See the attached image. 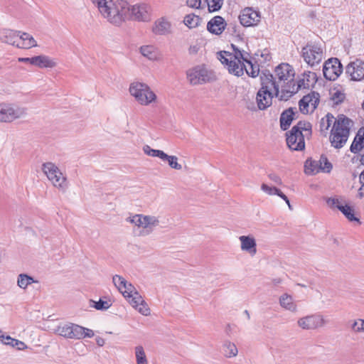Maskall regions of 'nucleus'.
<instances>
[{
  "label": "nucleus",
  "instance_id": "59",
  "mask_svg": "<svg viewBox=\"0 0 364 364\" xmlns=\"http://www.w3.org/2000/svg\"><path fill=\"white\" fill-rule=\"evenodd\" d=\"M261 189L266 193L272 196L277 194V192H278L279 188L276 187H270L265 183H262L261 186Z\"/></svg>",
  "mask_w": 364,
  "mask_h": 364
},
{
  "label": "nucleus",
  "instance_id": "29",
  "mask_svg": "<svg viewBox=\"0 0 364 364\" xmlns=\"http://www.w3.org/2000/svg\"><path fill=\"white\" fill-rule=\"evenodd\" d=\"M279 303L283 308L287 310L293 312L296 310V305L293 302V298L287 294H284L280 296Z\"/></svg>",
  "mask_w": 364,
  "mask_h": 364
},
{
  "label": "nucleus",
  "instance_id": "51",
  "mask_svg": "<svg viewBox=\"0 0 364 364\" xmlns=\"http://www.w3.org/2000/svg\"><path fill=\"white\" fill-rule=\"evenodd\" d=\"M141 53L149 58V60H153L155 58V54L154 52V47L151 46H144L140 48Z\"/></svg>",
  "mask_w": 364,
  "mask_h": 364
},
{
  "label": "nucleus",
  "instance_id": "40",
  "mask_svg": "<svg viewBox=\"0 0 364 364\" xmlns=\"http://www.w3.org/2000/svg\"><path fill=\"white\" fill-rule=\"evenodd\" d=\"M90 302L92 303V304H90L91 307H93L97 310L100 311L107 310L112 306V303L110 302V301H105L102 300V299H100L98 301H95L91 299Z\"/></svg>",
  "mask_w": 364,
  "mask_h": 364
},
{
  "label": "nucleus",
  "instance_id": "13",
  "mask_svg": "<svg viewBox=\"0 0 364 364\" xmlns=\"http://www.w3.org/2000/svg\"><path fill=\"white\" fill-rule=\"evenodd\" d=\"M346 73L350 76L351 80H362L364 79V62L358 59L350 62L346 68Z\"/></svg>",
  "mask_w": 364,
  "mask_h": 364
},
{
  "label": "nucleus",
  "instance_id": "23",
  "mask_svg": "<svg viewBox=\"0 0 364 364\" xmlns=\"http://www.w3.org/2000/svg\"><path fill=\"white\" fill-rule=\"evenodd\" d=\"M245 61L240 59L230 60L229 66L228 70L230 74H233L235 76L240 77L244 74L245 68Z\"/></svg>",
  "mask_w": 364,
  "mask_h": 364
},
{
  "label": "nucleus",
  "instance_id": "6",
  "mask_svg": "<svg viewBox=\"0 0 364 364\" xmlns=\"http://www.w3.org/2000/svg\"><path fill=\"white\" fill-rule=\"evenodd\" d=\"M323 49L318 44L309 42L301 49V56L304 61L313 67L318 65L323 59Z\"/></svg>",
  "mask_w": 364,
  "mask_h": 364
},
{
  "label": "nucleus",
  "instance_id": "18",
  "mask_svg": "<svg viewBox=\"0 0 364 364\" xmlns=\"http://www.w3.org/2000/svg\"><path fill=\"white\" fill-rule=\"evenodd\" d=\"M275 75L278 79V82L281 84L282 82L288 80L291 77H294V70L293 68L288 63H282L276 67Z\"/></svg>",
  "mask_w": 364,
  "mask_h": 364
},
{
  "label": "nucleus",
  "instance_id": "1",
  "mask_svg": "<svg viewBox=\"0 0 364 364\" xmlns=\"http://www.w3.org/2000/svg\"><path fill=\"white\" fill-rule=\"evenodd\" d=\"M93 4H97L101 14L108 21L114 25H119L124 16L129 12L128 3L124 0H92Z\"/></svg>",
  "mask_w": 364,
  "mask_h": 364
},
{
  "label": "nucleus",
  "instance_id": "20",
  "mask_svg": "<svg viewBox=\"0 0 364 364\" xmlns=\"http://www.w3.org/2000/svg\"><path fill=\"white\" fill-rule=\"evenodd\" d=\"M129 301L142 315L147 316L150 314V309L138 292H135V295Z\"/></svg>",
  "mask_w": 364,
  "mask_h": 364
},
{
  "label": "nucleus",
  "instance_id": "50",
  "mask_svg": "<svg viewBox=\"0 0 364 364\" xmlns=\"http://www.w3.org/2000/svg\"><path fill=\"white\" fill-rule=\"evenodd\" d=\"M210 12L217 11L220 9L223 0H206Z\"/></svg>",
  "mask_w": 364,
  "mask_h": 364
},
{
  "label": "nucleus",
  "instance_id": "56",
  "mask_svg": "<svg viewBox=\"0 0 364 364\" xmlns=\"http://www.w3.org/2000/svg\"><path fill=\"white\" fill-rule=\"evenodd\" d=\"M351 329L356 333L364 332V319L354 321L351 325Z\"/></svg>",
  "mask_w": 364,
  "mask_h": 364
},
{
  "label": "nucleus",
  "instance_id": "4",
  "mask_svg": "<svg viewBox=\"0 0 364 364\" xmlns=\"http://www.w3.org/2000/svg\"><path fill=\"white\" fill-rule=\"evenodd\" d=\"M42 170L46 175L48 179L52 184L63 191H65L68 187L67 179L59 168L52 162H46L43 164Z\"/></svg>",
  "mask_w": 364,
  "mask_h": 364
},
{
  "label": "nucleus",
  "instance_id": "35",
  "mask_svg": "<svg viewBox=\"0 0 364 364\" xmlns=\"http://www.w3.org/2000/svg\"><path fill=\"white\" fill-rule=\"evenodd\" d=\"M333 119H336L333 115L328 113L324 117L321 118L320 121V130L321 132H326L331 127Z\"/></svg>",
  "mask_w": 364,
  "mask_h": 364
},
{
  "label": "nucleus",
  "instance_id": "64",
  "mask_svg": "<svg viewBox=\"0 0 364 364\" xmlns=\"http://www.w3.org/2000/svg\"><path fill=\"white\" fill-rule=\"evenodd\" d=\"M305 81H306V80L304 78V79L299 80L297 82V83L296 84V87L294 89L296 92H297L301 87H307L306 83H305Z\"/></svg>",
  "mask_w": 364,
  "mask_h": 364
},
{
  "label": "nucleus",
  "instance_id": "32",
  "mask_svg": "<svg viewBox=\"0 0 364 364\" xmlns=\"http://www.w3.org/2000/svg\"><path fill=\"white\" fill-rule=\"evenodd\" d=\"M223 348L224 355L227 358L235 357L237 355L238 350L236 346L229 341L224 342Z\"/></svg>",
  "mask_w": 364,
  "mask_h": 364
},
{
  "label": "nucleus",
  "instance_id": "2",
  "mask_svg": "<svg viewBox=\"0 0 364 364\" xmlns=\"http://www.w3.org/2000/svg\"><path fill=\"white\" fill-rule=\"evenodd\" d=\"M351 120L344 114H339L334 120L331 132L330 141L336 149H341L346 143L350 134Z\"/></svg>",
  "mask_w": 364,
  "mask_h": 364
},
{
  "label": "nucleus",
  "instance_id": "53",
  "mask_svg": "<svg viewBox=\"0 0 364 364\" xmlns=\"http://www.w3.org/2000/svg\"><path fill=\"white\" fill-rule=\"evenodd\" d=\"M219 60L222 63V64L225 65L227 68L229 66L230 60H232V53L228 51H220L218 53Z\"/></svg>",
  "mask_w": 364,
  "mask_h": 364
},
{
  "label": "nucleus",
  "instance_id": "38",
  "mask_svg": "<svg viewBox=\"0 0 364 364\" xmlns=\"http://www.w3.org/2000/svg\"><path fill=\"white\" fill-rule=\"evenodd\" d=\"M144 152L150 156L158 157L162 160L163 157H165L166 153H164L161 150L154 149L151 148L149 145H144L143 146Z\"/></svg>",
  "mask_w": 364,
  "mask_h": 364
},
{
  "label": "nucleus",
  "instance_id": "12",
  "mask_svg": "<svg viewBox=\"0 0 364 364\" xmlns=\"http://www.w3.org/2000/svg\"><path fill=\"white\" fill-rule=\"evenodd\" d=\"M326 203L331 208H337L339 210L349 221H356L359 224L361 223L359 219L355 216L353 207L348 205H343L340 202L338 198H328L326 200Z\"/></svg>",
  "mask_w": 364,
  "mask_h": 364
},
{
  "label": "nucleus",
  "instance_id": "54",
  "mask_svg": "<svg viewBox=\"0 0 364 364\" xmlns=\"http://www.w3.org/2000/svg\"><path fill=\"white\" fill-rule=\"evenodd\" d=\"M309 98H310L309 96H304L299 102V109L304 114L309 112L308 107L310 105Z\"/></svg>",
  "mask_w": 364,
  "mask_h": 364
},
{
  "label": "nucleus",
  "instance_id": "9",
  "mask_svg": "<svg viewBox=\"0 0 364 364\" xmlns=\"http://www.w3.org/2000/svg\"><path fill=\"white\" fill-rule=\"evenodd\" d=\"M55 332L66 338L81 339L82 326L72 323H64L59 325Z\"/></svg>",
  "mask_w": 364,
  "mask_h": 364
},
{
  "label": "nucleus",
  "instance_id": "58",
  "mask_svg": "<svg viewBox=\"0 0 364 364\" xmlns=\"http://www.w3.org/2000/svg\"><path fill=\"white\" fill-rule=\"evenodd\" d=\"M305 80L307 82L306 86L309 87L310 83H315L316 82V74L315 73H312L309 71L308 73H304Z\"/></svg>",
  "mask_w": 364,
  "mask_h": 364
},
{
  "label": "nucleus",
  "instance_id": "27",
  "mask_svg": "<svg viewBox=\"0 0 364 364\" xmlns=\"http://www.w3.org/2000/svg\"><path fill=\"white\" fill-rule=\"evenodd\" d=\"M311 124L307 121H299L291 128V129H293V132H297L299 134H304L303 132H305L306 134L304 135L306 136L311 135Z\"/></svg>",
  "mask_w": 364,
  "mask_h": 364
},
{
  "label": "nucleus",
  "instance_id": "55",
  "mask_svg": "<svg viewBox=\"0 0 364 364\" xmlns=\"http://www.w3.org/2000/svg\"><path fill=\"white\" fill-rule=\"evenodd\" d=\"M276 79L269 70H264L260 75L261 85H266L268 81Z\"/></svg>",
  "mask_w": 364,
  "mask_h": 364
},
{
  "label": "nucleus",
  "instance_id": "62",
  "mask_svg": "<svg viewBox=\"0 0 364 364\" xmlns=\"http://www.w3.org/2000/svg\"><path fill=\"white\" fill-rule=\"evenodd\" d=\"M82 338L87 337L92 338L94 336V332L92 330L82 327Z\"/></svg>",
  "mask_w": 364,
  "mask_h": 364
},
{
  "label": "nucleus",
  "instance_id": "5",
  "mask_svg": "<svg viewBox=\"0 0 364 364\" xmlns=\"http://www.w3.org/2000/svg\"><path fill=\"white\" fill-rule=\"evenodd\" d=\"M187 78L193 85L205 84L215 80V76L213 72L206 69L204 66H196L187 71Z\"/></svg>",
  "mask_w": 364,
  "mask_h": 364
},
{
  "label": "nucleus",
  "instance_id": "52",
  "mask_svg": "<svg viewBox=\"0 0 364 364\" xmlns=\"http://www.w3.org/2000/svg\"><path fill=\"white\" fill-rule=\"evenodd\" d=\"M219 60L222 63V64L225 65L227 68L229 66L230 60H232V53L228 51H220L218 53Z\"/></svg>",
  "mask_w": 364,
  "mask_h": 364
},
{
  "label": "nucleus",
  "instance_id": "34",
  "mask_svg": "<svg viewBox=\"0 0 364 364\" xmlns=\"http://www.w3.org/2000/svg\"><path fill=\"white\" fill-rule=\"evenodd\" d=\"M201 21V18L198 16L191 14L185 16L183 22L189 28H194L200 25Z\"/></svg>",
  "mask_w": 364,
  "mask_h": 364
},
{
  "label": "nucleus",
  "instance_id": "33",
  "mask_svg": "<svg viewBox=\"0 0 364 364\" xmlns=\"http://www.w3.org/2000/svg\"><path fill=\"white\" fill-rule=\"evenodd\" d=\"M21 33V31H14L12 30H8L5 32L4 36V41L6 43L16 46L17 47V44L19 43L18 34Z\"/></svg>",
  "mask_w": 364,
  "mask_h": 364
},
{
  "label": "nucleus",
  "instance_id": "8",
  "mask_svg": "<svg viewBox=\"0 0 364 364\" xmlns=\"http://www.w3.org/2000/svg\"><path fill=\"white\" fill-rule=\"evenodd\" d=\"M342 71L343 65L336 58H329L323 66V76L326 80L331 81L336 80L342 73Z\"/></svg>",
  "mask_w": 364,
  "mask_h": 364
},
{
  "label": "nucleus",
  "instance_id": "17",
  "mask_svg": "<svg viewBox=\"0 0 364 364\" xmlns=\"http://www.w3.org/2000/svg\"><path fill=\"white\" fill-rule=\"evenodd\" d=\"M129 12L127 14V16H124L122 21L125 19L134 17L135 19L138 21H146L148 18L147 14V6L146 4L141 5H134L132 7L128 4Z\"/></svg>",
  "mask_w": 364,
  "mask_h": 364
},
{
  "label": "nucleus",
  "instance_id": "49",
  "mask_svg": "<svg viewBox=\"0 0 364 364\" xmlns=\"http://www.w3.org/2000/svg\"><path fill=\"white\" fill-rule=\"evenodd\" d=\"M120 292L124 297H127L129 299V300H131L136 291H135L134 286L132 284L127 282L126 287H123V289Z\"/></svg>",
  "mask_w": 364,
  "mask_h": 364
},
{
  "label": "nucleus",
  "instance_id": "16",
  "mask_svg": "<svg viewBox=\"0 0 364 364\" xmlns=\"http://www.w3.org/2000/svg\"><path fill=\"white\" fill-rule=\"evenodd\" d=\"M227 23L220 16L211 18L207 23V30L213 34L220 35L225 29Z\"/></svg>",
  "mask_w": 364,
  "mask_h": 364
},
{
  "label": "nucleus",
  "instance_id": "28",
  "mask_svg": "<svg viewBox=\"0 0 364 364\" xmlns=\"http://www.w3.org/2000/svg\"><path fill=\"white\" fill-rule=\"evenodd\" d=\"M304 171L307 175H314L321 171L319 161L307 159L304 164Z\"/></svg>",
  "mask_w": 364,
  "mask_h": 364
},
{
  "label": "nucleus",
  "instance_id": "3",
  "mask_svg": "<svg viewBox=\"0 0 364 364\" xmlns=\"http://www.w3.org/2000/svg\"><path fill=\"white\" fill-rule=\"evenodd\" d=\"M130 94L141 105H148L155 101L156 95L145 83L136 82L130 85Z\"/></svg>",
  "mask_w": 364,
  "mask_h": 364
},
{
  "label": "nucleus",
  "instance_id": "43",
  "mask_svg": "<svg viewBox=\"0 0 364 364\" xmlns=\"http://www.w3.org/2000/svg\"><path fill=\"white\" fill-rule=\"evenodd\" d=\"M280 83L276 80H273L272 81H268L266 85H263L261 88H266L269 92H272L273 90L274 91V95L276 97L279 96V89L280 87Z\"/></svg>",
  "mask_w": 364,
  "mask_h": 364
},
{
  "label": "nucleus",
  "instance_id": "57",
  "mask_svg": "<svg viewBox=\"0 0 364 364\" xmlns=\"http://www.w3.org/2000/svg\"><path fill=\"white\" fill-rule=\"evenodd\" d=\"M231 47L234 53H232V58L242 60L247 58L243 54V50H240L235 45L231 44Z\"/></svg>",
  "mask_w": 364,
  "mask_h": 364
},
{
  "label": "nucleus",
  "instance_id": "46",
  "mask_svg": "<svg viewBox=\"0 0 364 364\" xmlns=\"http://www.w3.org/2000/svg\"><path fill=\"white\" fill-rule=\"evenodd\" d=\"M112 282L119 291H122L123 287H126V285H127V280L117 274L113 277Z\"/></svg>",
  "mask_w": 364,
  "mask_h": 364
},
{
  "label": "nucleus",
  "instance_id": "10",
  "mask_svg": "<svg viewBox=\"0 0 364 364\" xmlns=\"http://www.w3.org/2000/svg\"><path fill=\"white\" fill-rule=\"evenodd\" d=\"M239 20L245 27L255 26L261 21V14L252 7H246L241 11Z\"/></svg>",
  "mask_w": 364,
  "mask_h": 364
},
{
  "label": "nucleus",
  "instance_id": "61",
  "mask_svg": "<svg viewBox=\"0 0 364 364\" xmlns=\"http://www.w3.org/2000/svg\"><path fill=\"white\" fill-rule=\"evenodd\" d=\"M186 4L189 7L198 9L201 4V0H186Z\"/></svg>",
  "mask_w": 364,
  "mask_h": 364
},
{
  "label": "nucleus",
  "instance_id": "48",
  "mask_svg": "<svg viewBox=\"0 0 364 364\" xmlns=\"http://www.w3.org/2000/svg\"><path fill=\"white\" fill-rule=\"evenodd\" d=\"M306 96H309L310 98H309V105L312 107V110H314L316 109L317 106L319 103V98L320 95L314 91L311 92L309 94L306 95Z\"/></svg>",
  "mask_w": 364,
  "mask_h": 364
},
{
  "label": "nucleus",
  "instance_id": "25",
  "mask_svg": "<svg viewBox=\"0 0 364 364\" xmlns=\"http://www.w3.org/2000/svg\"><path fill=\"white\" fill-rule=\"evenodd\" d=\"M144 230L141 231V235H146L151 233L154 228L159 225L158 218L152 215H144Z\"/></svg>",
  "mask_w": 364,
  "mask_h": 364
},
{
  "label": "nucleus",
  "instance_id": "21",
  "mask_svg": "<svg viewBox=\"0 0 364 364\" xmlns=\"http://www.w3.org/2000/svg\"><path fill=\"white\" fill-rule=\"evenodd\" d=\"M296 108L289 107L283 111L280 115V127L283 131L287 130L294 119Z\"/></svg>",
  "mask_w": 364,
  "mask_h": 364
},
{
  "label": "nucleus",
  "instance_id": "19",
  "mask_svg": "<svg viewBox=\"0 0 364 364\" xmlns=\"http://www.w3.org/2000/svg\"><path fill=\"white\" fill-rule=\"evenodd\" d=\"M241 245L240 248L243 252H247L251 256L257 253V243L252 235H242L239 237Z\"/></svg>",
  "mask_w": 364,
  "mask_h": 364
},
{
  "label": "nucleus",
  "instance_id": "41",
  "mask_svg": "<svg viewBox=\"0 0 364 364\" xmlns=\"http://www.w3.org/2000/svg\"><path fill=\"white\" fill-rule=\"evenodd\" d=\"M282 87L281 92L279 91V96L277 97L281 101L288 100L293 95L296 94L294 90H289L287 87H284L282 85H280Z\"/></svg>",
  "mask_w": 364,
  "mask_h": 364
},
{
  "label": "nucleus",
  "instance_id": "36",
  "mask_svg": "<svg viewBox=\"0 0 364 364\" xmlns=\"http://www.w3.org/2000/svg\"><path fill=\"white\" fill-rule=\"evenodd\" d=\"M243 61H245L249 66V68L245 67V68L246 73L252 77H256L259 73V66L254 65L248 58H243Z\"/></svg>",
  "mask_w": 364,
  "mask_h": 364
},
{
  "label": "nucleus",
  "instance_id": "63",
  "mask_svg": "<svg viewBox=\"0 0 364 364\" xmlns=\"http://www.w3.org/2000/svg\"><path fill=\"white\" fill-rule=\"evenodd\" d=\"M277 196H279L281 198H282L285 202L288 205L289 208L290 209H291V205L290 204V201L289 200V198H287V196L284 194L281 191L280 189H278V192H277Z\"/></svg>",
  "mask_w": 364,
  "mask_h": 364
},
{
  "label": "nucleus",
  "instance_id": "31",
  "mask_svg": "<svg viewBox=\"0 0 364 364\" xmlns=\"http://www.w3.org/2000/svg\"><path fill=\"white\" fill-rule=\"evenodd\" d=\"M38 67L40 68H53L56 66V62L48 55H38Z\"/></svg>",
  "mask_w": 364,
  "mask_h": 364
},
{
  "label": "nucleus",
  "instance_id": "60",
  "mask_svg": "<svg viewBox=\"0 0 364 364\" xmlns=\"http://www.w3.org/2000/svg\"><path fill=\"white\" fill-rule=\"evenodd\" d=\"M268 177L273 182H274L277 185H282V181L281 179V178L277 175L276 173H271L268 175Z\"/></svg>",
  "mask_w": 364,
  "mask_h": 364
},
{
  "label": "nucleus",
  "instance_id": "26",
  "mask_svg": "<svg viewBox=\"0 0 364 364\" xmlns=\"http://www.w3.org/2000/svg\"><path fill=\"white\" fill-rule=\"evenodd\" d=\"M364 147V127L359 129L357 134L355 135L351 145L350 150L353 154H358Z\"/></svg>",
  "mask_w": 364,
  "mask_h": 364
},
{
  "label": "nucleus",
  "instance_id": "44",
  "mask_svg": "<svg viewBox=\"0 0 364 364\" xmlns=\"http://www.w3.org/2000/svg\"><path fill=\"white\" fill-rule=\"evenodd\" d=\"M318 161L319 164H321V171L325 173H329L331 171L333 166L331 163L329 162L326 156L321 155Z\"/></svg>",
  "mask_w": 364,
  "mask_h": 364
},
{
  "label": "nucleus",
  "instance_id": "11",
  "mask_svg": "<svg viewBox=\"0 0 364 364\" xmlns=\"http://www.w3.org/2000/svg\"><path fill=\"white\" fill-rule=\"evenodd\" d=\"M326 321L320 314H311L299 318L298 326L304 330H314L325 325Z\"/></svg>",
  "mask_w": 364,
  "mask_h": 364
},
{
  "label": "nucleus",
  "instance_id": "37",
  "mask_svg": "<svg viewBox=\"0 0 364 364\" xmlns=\"http://www.w3.org/2000/svg\"><path fill=\"white\" fill-rule=\"evenodd\" d=\"M5 338L6 341H5L4 344L9 345L17 350H23L27 348V346L23 341L13 338L9 336H6Z\"/></svg>",
  "mask_w": 364,
  "mask_h": 364
},
{
  "label": "nucleus",
  "instance_id": "30",
  "mask_svg": "<svg viewBox=\"0 0 364 364\" xmlns=\"http://www.w3.org/2000/svg\"><path fill=\"white\" fill-rule=\"evenodd\" d=\"M37 280H35L34 278L31 276H29L26 274H20L18 276L17 279V285L23 289H26L27 287L32 283H38Z\"/></svg>",
  "mask_w": 364,
  "mask_h": 364
},
{
  "label": "nucleus",
  "instance_id": "42",
  "mask_svg": "<svg viewBox=\"0 0 364 364\" xmlns=\"http://www.w3.org/2000/svg\"><path fill=\"white\" fill-rule=\"evenodd\" d=\"M162 161H168L170 167L176 170H181L182 168V166L178 163V158L176 156H168L166 154V156L165 157H163Z\"/></svg>",
  "mask_w": 364,
  "mask_h": 364
},
{
  "label": "nucleus",
  "instance_id": "14",
  "mask_svg": "<svg viewBox=\"0 0 364 364\" xmlns=\"http://www.w3.org/2000/svg\"><path fill=\"white\" fill-rule=\"evenodd\" d=\"M286 135L287 144L290 149L302 151L305 149L304 134L293 132V129H291L286 133Z\"/></svg>",
  "mask_w": 364,
  "mask_h": 364
},
{
  "label": "nucleus",
  "instance_id": "39",
  "mask_svg": "<svg viewBox=\"0 0 364 364\" xmlns=\"http://www.w3.org/2000/svg\"><path fill=\"white\" fill-rule=\"evenodd\" d=\"M135 355L137 364H148L144 348L141 346H137L135 348Z\"/></svg>",
  "mask_w": 364,
  "mask_h": 364
},
{
  "label": "nucleus",
  "instance_id": "47",
  "mask_svg": "<svg viewBox=\"0 0 364 364\" xmlns=\"http://www.w3.org/2000/svg\"><path fill=\"white\" fill-rule=\"evenodd\" d=\"M144 218V215L136 214L132 217H129L127 219V221L134 224L136 226H137L139 228H144V221H143Z\"/></svg>",
  "mask_w": 364,
  "mask_h": 364
},
{
  "label": "nucleus",
  "instance_id": "24",
  "mask_svg": "<svg viewBox=\"0 0 364 364\" xmlns=\"http://www.w3.org/2000/svg\"><path fill=\"white\" fill-rule=\"evenodd\" d=\"M19 43L17 44V48L28 49L37 46L36 40L28 33L21 32L18 34Z\"/></svg>",
  "mask_w": 364,
  "mask_h": 364
},
{
  "label": "nucleus",
  "instance_id": "7",
  "mask_svg": "<svg viewBox=\"0 0 364 364\" xmlns=\"http://www.w3.org/2000/svg\"><path fill=\"white\" fill-rule=\"evenodd\" d=\"M26 114V109L11 104H0V122H11Z\"/></svg>",
  "mask_w": 364,
  "mask_h": 364
},
{
  "label": "nucleus",
  "instance_id": "45",
  "mask_svg": "<svg viewBox=\"0 0 364 364\" xmlns=\"http://www.w3.org/2000/svg\"><path fill=\"white\" fill-rule=\"evenodd\" d=\"M345 99V93L340 90H336L331 94V100L333 101V105H338L341 104Z\"/></svg>",
  "mask_w": 364,
  "mask_h": 364
},
{
  "label": "nucleus",
  "instance_id": "15",
  "mask_svg": "<svg viewBox=\"0 0 364 364\" xmlns=\"http://www.w3.org/2000/svg\"><path fill=\"white\" fill-rule=\"evenodd\" d=\"M273 93L266 88H260L256 96L257 107L260 110H265L272 104Z\"/></svg>",
  "mask_w": 364,
  "mask_h": 364
},
{
  "label": "nucleus",
  "instance_id": "22",
  "mask_svg": "<svg viewBox=\"0 0 364 364\" xmlns=\"http://www.w3.org/2000/svg\"><path fill=\"white\" fill-rule=\"evenodd\" d=\"M152 31L156 35H166L171 33V25L166 18H161L155 21Z\"/></svg>",
  "mask_w": 364,
  "mask_h": 364
}]
</instances>
